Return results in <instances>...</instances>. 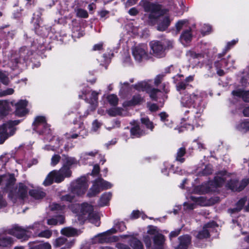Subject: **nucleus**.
Here are the masks:
<instances>
[{"label":"nucleus","instance_id":"1","mask_svg":"<svg viewBox=\"0 0 249 249\" xmlns=\"http://www.w3.org/2000/svg\"><path fill=\"white\" fill-rule=\"evenodd\" d=\"M179 102L181 107L192 109L193 115L187 118L182 119L185 126L179 128L178 132L183 131L184 127L193 130L194 126L201 125L202 122L199 118L203 111L204 105L200 93L197 91L192 93L185 92L181 95Z\"/></svg>","mask_w":249,"mask_h":249},{"label":"nucleus","instance_id":"2","mask_svg":"<svg viewBox=\"0 0 249 249\" xmlns=\"http://www.w3.org/2000/svg\"><path fill=\"white\" fill-rule=\"evenodd\" d=\"M225 181L228 182L226 186L233 191L242 190L249 182V179H243L240 182L236 180H231L229 174L225 171H221L216 175L213 181L195 186L192 193L200 195L214 191L216 187L221 186Z\"/></svg>","mask_w":249,"mask_h":249},{"label":"nucleus","instance_id":"3","mask_svg":"<svg viewBox=\"0 0 249 249\" xmlns=\"http://www.w3.org/2000/svg\"><path fill=\"white\" fill-rule=\"evenodd\" d=\"M144 11V18L151 23H154L158 18H160L157 26V29L160 31L165 30L169 26L171 19L166 14V11L162 10L160 5L142 0Z\"/></svg>","mask_w":249,"mask_h":249},{"label":"nucleus","instance_id":"4","mask_svg":"<svg viewBox=\"0 0 249 249\" xmlns=\"http://www.w3.org/2000/svg\"><path fill=\"white\" fill-rule=\"evenodd\" d=\"M15 181V178L12 174H5L0 176V184H5L6 190L9 191L8 196L13 202L18 199H24L27 197L28 193L27 187L21 183L16 187H12Z\"/></svg>","mask_w":249,"mask_h":249},{"label":"nucleus","instance_id":"5","mask_svg":"<svg viewBox=\"0 0 249 249\" xmlns=\"http://www.w3.org/2000/svg\"><path fill=\"white\" fill-rule=\"evenodd\" d=\"M173 42L169 40H153L149 43L150 54L157 58L164 57L166 52L173 47Z\"/></svg>","mask_w":249,"mask_h":249},{"label":"nucleus","instance_id":"6","mask_svg":"<svg viewBox=\"0 0 249 249\" xmlns=\"http://www.w3.org/2000/svg\"><path fill=\"white\" fill-rule=\"evenodd\" d=\"M33 130L39 135L45 136V139L46 141L51 140V130L46 122V119L43 116L36 117L33 124Z\"/></svg>","mask_w":249,"mask_h":249},{"label":"nucleus","instance_id":"7","mask_svg":"<svg viewBox=\"0 0 249 249\" xmlns=\"http://www.w3.org/2000/svg\"><path fill=\"white\" fill-rule=\"evenodd\" d=\"M125 229V225L123 222H118L115 224L114 228L96 236V240L101 243L116 241L118 239V237L115 236H111L110 234L114 233L117 231H124Z\"/></svg>","mask_w":249,"mask_h":249},{"label":"nucleus","instance_id":"8","mask_svg":"<svg viewBox=\"0 0 249 249\" xmlns=\"http://www.w3.org/2000/svg\"><path fill=\"white\" fill-rule=\"evenodd\" d=\"M134 88L139 91H146L149 95L150 97L154 100H157L160 96L166 98V96L159 89L151 88L150 84L146 81L139 82L134 86ZM163 100L164 99L163 98Z\"/></svg>","mask_w":249,"mask_h":249},{"label":"nucleus","instance_id":"9","mask_svg":"<svg viewBox=\"0 0 249 249\" xmlns=\"http://www.w3.org/2000/svg\"><path fill=\"white\" fill-rule=\"evenodd\" d=\"M88 187L87 178L82 177L73 181L71 184L70 189L72 194H75L76 196H81L85 193Z\"/></svg>","mask_w":249,"mask_h":249},{"label":"nucleus","instance_id":"10","mask_svg":"<svg viewBox=\"0 0 249 249\" xmlns=\"http://www.w3.org/2000/svg\"><path fill=\"white\" fill-rule=\"evenodd\" d=\"M42 227V225L40 223H35L32 226H30L26 229L19 226H15L10 230V232L18 239L26 240L29 236L28 229H32L38 230L41 229Z\"/></svg>","mask_w":249,"mask_h":249},{"label":"nucleus","instance_id":"11","mask_svg":"<svg viewBox=\"0 0 249 249\" xmlns=\"http://www.w3.org/2000/svg\"><path fill=\"white\" fill-rule=\"evenodd\" d=\"M112 186V184L111 183L102 178H98L93 182L92 186L90 188L88 196H94L105 189L111 188Z\"/></svg>","mask_w":249,"mask_h":249},{"label":"nucleus","instance_id":"12","mask_svg":"<svg viewBox=\"0 0 249 249\" xmlns=\"http://www.w3.org/2000/svg\"><path fill=\"white\" fill-rule=\"evenodd\" d=\"M190 199L193 202V203L185 202L184 206L188 210H193L195 208L196 205H199L201 206H209L212 204L211 200L207 199L204 196L196 197L191 196Z\"/></svg>","mask_w":249,"mask_h":249},{"label":"nucleus","instance_id":"13","mask_svg":"<svg viewBox=\"0 0 249 249\" xmlns=\"http://www.w3.org/2000/svg\"><path fill=\"white\" fill-rule=\"evenodd\" d=\"M147 232L150 235H154L155 249H163L165 239L164 236L161 234L159 233L157 227L149 226Z\"/></svg>","mask_w":249,"mask_h":249},{"label":"nucleus","instance_id":"14","mask_svg":"<svg viewBox=\"0 0 249 249\" xmlns=\"http://www.w3.org/2000/svg\"><path fill=\"white\" fill-rule=\"evenodd\" d=\"M147 47L145 45H142L135 47L132 50L133 55L135 60L141 62L149 58L146 52Z\"/></svg>","mask_w":249,"mask_h":249},{"label":"nucleus","instance_id":"15","mask_svg":"<svg viewBox=\"0 0 249 249\" xmlns=\"http://www.w3.org/2000/svg\"><path fill=\"white\" fill-rule=\"evenodd\" d=\"M15 129L11 123L3 124L0 127V144L4 142L9 136L15 133Z\"/></svg>","mask_w":249,"mask_h":249},{"label":"nucleus","instance_id":"16","mask_svg":"<svg viewBox=\"0 0 249 249\" xmlns=\"http://www.w3.org/2000/svg\"><path fill=\"white\" fill-rule=\"evenodd\" d=\"M62 174L61 172L59 171H53L50 172L45 180L43 182V184L45 186H48L53 183V181L57 183H59L62 181L64 179Z\"/></svg>","mask_w":249,"mask_h":249},{"label":"nucleus","instance_id":"17","mask_svg":"<svg viewBox=\"0 0 249 249\" xmlns=\"http://www.w3.org/2000/svg\"><path fill=\"white\" fill-rule=\"evenodd\" d=\"M85 95V100L89 104V109L91 111L95 109L97 106V99L98 93L95 91H91L89 89L86 90Z\"/></svg>","mask_w":249,"mask_h":249},{"label":"nucleus","instance_id":"18","mask_svg":"<svg viewBox=\"0 0 249 249\" xmlns=\"http://www.w3.org/2000/svg\"><path fill=\"white\" fill-rule=\"evenodd\" d=\"M216 226L214 222H212L205 224L202 230L199 231L196 235V237L199 240L207 238L210 236V232L211 229Z\"/></svg>","mask_w":249,"mask_h":249},{"label":"nucleus","instance_id":"19","mask_svg":"<svg viewBox=\"0 0 249 249\" xmlns=\"http://www.w3.org/2000/svg\"><path fill=\"white\" fill-rule=\"evenodd\" d=\"M93 207L86 203H83L80 206V213L83 216V219L85 220L93 214Z\"/></svg>","mask_w":249,"mask_h":249},{"label":"nucleus","instance_id":"20","mask_svg":"<svg viewBox=\"0 0 249 249\" xmlns=\"http://www.w3.org/2000/svg\"><path fill=\"white\" fill-rule=\"evenodd\" d=\"M27 101L26 100H21L16 104V114L19 116H22L27 112L26 106Z\"/></svg>","mask_w":249,"mask_h":249},{"label":"nucleus","instance_id":"21","mask_svg":"<svg viewBox=\"0 0 249 249\" xmlns=\"http://www.w3.org/2000/svg\"><path fill=\"white\" fill-rule=\"evenodd\" d=\"M62 160L63 164L70 168L76 166L79 163V160L75 158L68 156H64Z\"/></svg>","mask_w":249,"mask_h":249},{"label":"nucleus","instance_id":"22","mask_svg":"<svg viewBox=\"0 0 249 249\" xmlns=\"http://www.w3.org/2000/svg\"><path fill=\"white\" fill-rule=\"evenodd\" d=\"M179 244L176 249H187L191 243V237L188 235L180 236L178 238Z\"/></svg>","mask_w":249,"mask_h":249},{"label":"nucleus","instance_id":"23","mask_svg":"<svg viewBox=\"0 0 249 249\" xmlns=\"http://www.w3.org/2000/svg\"><path fill=\"white\" fill-rule=\"evenodd\" d=\"M192 38V34H191V30L190 29H187L184 31L180 37L181 42L185 45L186 43L190 42Z\"/></svg>","mask_w":249,"mask_h":249},{"label":"nucleus","instance_id":"24","mask_svg":"<svg viewBox=\"0 0 249 249\" xmlns=\"http://www.w3.org/2000/svg\"><path fill=\"white\" fill-rule=\"evenodd\" d=\"M232 94L234 96L242 97L246 102H249V91H243L240 89L233 90Z\"/></svg>","mask_w":249,"mask_h":249},{"label":"nucleus","instance_id":"25","mask_svg":"<svg viewBox=\"0 0 249 249\" xmlns=\"http://www.w3.org/2000/svg\"><path fill=\"white\" fill-rule=\"evenodd\" d=\"M98 152L96 150L92 151L83 152L81 154L80 160H87L91 159L98 154Z\"/></svg>","mask_w":249,"mask_h":249},{"label":"nucleus","instance_id":"26","mask_svg":"<svg viewBox=\"0 0 249 249\" xmlns=\"http://www.w3.org/2000/svg\"><path fill=\"white\" fill-rule=\"evenodd\" d=\"M62 234L67 236H73L78 234L77 231L71 227H67L61 230Z\"/></svg>","mask_w":249,"mask_h":249},{"label":"nucleus","instance_id":"27","mask_svg":"<svg viewBox=\"0 0 249 249\" xmlns=\"http://www.w3.org/2000/svg\"><path fill=\"white\" fill-rule=\"evenodd\" d=\"M111 197L110 193H106L104 194L100 198L99 204L101 206H104L107 205Z\"/></svg>","mask_w":249,"mask_h":249},{"label":"nucleus","instance_id":"28","mask_svg":"<svg viewBox=\"0 0 249 249\" xmlns=\"http://www.w3.org/2000/svg\"><path fill=\"white\" fill-rule=\"evenodd\" d=\"M131 134L133 137H139L144 134L143 130H141L140 126L136 125L131 129Z\"/></svg>","mask_w":249,"mask_h":249},{"label":"nucleus","instance_id":"29","mask_svg":"<svg viewBox=\"0 0 249 249\" xmlns=\"http://www.w3.org/2000/svg\"><path fill=\"white\" fill-rule=\"evenodd\" d=\"M64 222V217L60 215L57 216V218H52L49 219L47 221V223L49 225H55L58 224H63Z\"/></svg>","mask_w":249,"mask_h":249},{"label":"nucleus","instance_id":"30","mask_svg":"<svg viewBox=\"0 0 249 249\" xmlns=\"http://www.w3.org/2000/svg\"><path fill=\"white\" fill-rule=\"evenodd\" d=\"M29 192L30 196L36 199H41L45 196V193L40 190H33Z\"/></svg>","mask_w":249,"mask_h":249},{"label":"nucleus","instance_id":"31","mask_svg":"<svg viewBox=\"0 0 249 249\" xmlns=\"http://www.w3.org/2000/svg\"><path fill=\"white\" fill-rule=\"evenodd\" d=\"M130 246L133 249H142L143 245L142 242L136 238L132 237L130 241Z\"/></svg>","mask_w":249,"mask_h":249},{"label":"nucleus","instance_id":"32","mask_svg":"<svg viewBox=\"0 0 249 249\" xmlns=\"http://www.w3.org/2000/svg\"><path fill=\"white\" fill-rule=\"evenodd\" d=\"M62 174L63 177L65 178H69L71 176L72 172L71 170V168L67 167L63 164V166L59 170Z\"/></svg>","mask_w":249,"mask_h":249},{"label":"nucleus","instance_id":"33","mask_svg":"<svg viewBox=\"0 0 249 249\" xmlns=\"http://www.w3.org/2000/svg\"><path fill=\"white\" fill-rule=\"evenodd\" d=\"M122 111L123 109L121 108H112L107 110L108 114L112 117L121 115Z\"/></svg>","mask_w":249,"mask_h":249},{"label":"nucleus","instance_id":"34","mask_svg":"<svg viewBox=\"0 0 249 249\" xmlns=\"http://www.w3.org/2000/svg\"><path fill=\"white\" fill-rule=\"evenodd\" d=\"M186 152L185 149L183 147L180 148L177 152L176 156V160L179 161L180 163H182L184 161V159L182 157L185 155Z\"/></svg>","mask_w":249,"mask_h":249},{"label":"nucleus","instance_id":"35","mask_svg":"<svg viewBox=\"0 0 249 249\" xmlns=\"http://www.w3.org/2000/svg\"><path fill=\"white\" fill-rule=\"evenodd\" d=\"M141 122L142 123L145 125V126L150 129L151 130H152L154 128V125L153 123L150 121L148 118L147 117H142L141 118Z\"/></svg>","mask_w":249,"mask_h":249},{"label":"nucleus","instance_id":"36","mask_svg":"<svg viewBox=\"0 0 249 249\" xmlns=\"http://www.w3.org/2000/svg\"><path fill=\"white\" fill-rule=\"evenodd\" d=\"M188 26V21L187 20H180L178 21L176 24V28L178 32L182 29Z\"/></svg>","mask_w":249,"mask_h":249},{"label":"nucleus","instance_id":"37","mask_svg":"<svg viewBox=\"0 0 249 249\" xmlns=\"http://www.w3.org/2000/svg\"><path fill=\"white\" fill-rule=\"evenodd\" d=\"M76 196L75 194H72L71 192L70 194L63 196L61 197V199L62 201L71 202L74 200Z\"/></svg>","mask_w":249,"mask_h":249},{"label":"nucleus","instance_id":"38","mask_svg":"<svg viewBox=\"0 0 249 249\" xmlns=\"http://www.w3.org/2000/svg\"><path fill=\"white\" fill-rule=\"evenodd\" d=\"M107 100L111 106H116L118 104V98L116 95L110 94L107 96Z\"/></svg>","mask_w":249,"mask_h":249},{"label":"nucleus","instance_id":"39","mask_svg":"<svg viewBox=\"0 0 249 249\" xmlns=\"http://www.w3.org/2000/svg\"><path fill=\"white\" fill-rule=\"evenodd\" d=\"M50 208L52 211H57L61 213L65 208L64 206H61L57 203H53L50 205Z\"/></svg>","mask_w":249,"mask_h":249},{"label":"nucleus","instance_id":"40","mask_svg":"<svg viewBox=\"0 0 249 249\" xmlns=\"http://www.w3.org/2000/svg\"><path fill=\"white\" fill-rule=\"evenodd\" d=\"M51 246L49 243H44L36 245L30 249H51Z\"/></svg>","mask_w":249,"mask_h":249},{"label":"nucleus","instance_id":"41","mask_svg":"<svg viewBox=\"0 0 249 249\" xmlns=\"http://www.w3.org/2000/svg\"><path fill=\"white\" fill-rule=\"evenodd\" d=\"M11 240L9 237H0V247H7L11 243Z\"/></svg>","mask_w":249,"mask_h":249},{"label":"nucleus","instance_id":"42","mask_svg":"<svg viewBox=\"0 0 249 249\" xmlns=\"http://www.w3.org/2000/svg\"><path fill=\"white\" fill-rule=\"evenodd\" d=\"M246 201V200L245 198L241 199L237 203L236 208L232 210V212L233 213L240 211L245 205Z\"/></svg>","mask_w":249,"mask_h":249},{"label":"nucleus","instance_id":"43","mask_svg":"<svg viewBox=\"0 0 249 249\" xmlns=\"http://www.w3.org/2000/svg\"><path fill=\"white\" fill-rule=\"evenodd\" d=\"M61 159V157L59 155L54 154L51 158V165L52 166H55L59 163Z\"/></svg>","mask_w":249,"mask_h":249},{"label":"nucleus","instance_id":"44","mask_svg":"<svg viewBox=\"0 0 249 249\" xmlns=\"http://www.w3.org/2000/svg\"><path fill=\"white\" fill-rule=\"evenodd\" d=\"M237 128L240 131L243 132L247 131L249 129V122H242L238 126Z\"/></svg>","mask_w":249,"mask_h":249},{"label":"nucleus","instance_id":"45","mask_svg":"<svg viewBox=\"0 0 249 249\" xmlns=\"http://www.w3.org/2000/svg\"><path fill=\"white\" fill-rule=\"evenodd\" d=\"M143 99L140 95H136L133 97L130 104L132 105H136L140 104L143 101Z\"/></svg>","mask_w":249,"mask_h":249},{"label":"nucleus","instance_id":"46","mask_svg":"<svg viewBox=\"0 0 249 249\" xmlns=\"http://www.w3.org/2000/svg\"><path fill=\"white\" fill-rule=\"evenodd\" d=\"M0 80L4 85H7L9 80L6 73L0 71Z\"/></svg>","mask_w":249,"mask_h":249},{"label":"nucleus","instance_id":"47","mask_svg":"<svg viewBox=\"0 0 249 249\" xmlns=\"http://www.w3.org/2000/svg\"><path fill=\"white\" fill-rule=\"evenodd\" d=\"M90 222L95 224L96 226H99L100 225L99 218L97 215H95L93 213V214L90 216L88 218Z\"/></svg>","mask_w":249,"mask_h":249},{"label":"nucleus","instance_id":"48","mask_svg":"<svg viewBox=\"0 0 249 249\" xmlns=\"http://www.w3.org/2000/svg\"><path fill=\"white\" fill-rule=\"evenodd\" d=\"M52 234V232L50 230H45L42 231L38 234V236L40 237H44L46 238H49Z\"/></svg>","mask_w":249,"mask_h":249},{"label":"nucleus","instance_id":"49","mask_svg":"<svg viewBox=\"0 0 249 249\" xmlns=\"http://www.w3.org/2000/svg\"><path fill=\"white\" fill-rule=\"evenodd\" d=\"M76 15L77 17L83 18H86L88 17V14L87 11L82 9H78L76 11Z\"/></svg>","mask_w":249,"mask_h":249},{"label":"nucleus","instance_id":"50","mask_svg":"<svg viewBox=\"0 0 249 249\" xmlns=\"http://www.w3.org/2000/svg\"><path fill=\"white\" fill-rule=\"evenodd\" d=\"M225 63L224 60H222L220 62V65L221 64V63ZM215 67H216V69H217V73L219 76H223V75H224V71L221 70V69H219L220 68V66H219L220 65V63L218 62H215Z\"/></svg>","mask_w":249,"mask_h":249},{"label":"nucleus","instance_id":"51","mask_svg":"<svg viewBox=\"0 0 249 249\" xmlns=\"http://www.w3.org/2000/svg\"><path fill=\"white\" fill-rule=\"evenodd\" d=\"M111 123H112V124L111 126H106V128L108 130H110L113 128L119 127L120 126V123L119 121H118L117 120H114V121H112V122Z\"/></svg>","mask_w":249,"mask_h":249},{"label":"nucleus","instance_id":"52","mask_svg":"<svg viewBox=\"0 0 249 249\" xmlns=\"http://www.w3.org/2000/svg\"><path fill=\"white\" fill-rule=\"evenodd\" d=\"M14 89L10 88L3 91L0 92V97L6 96L7 95H11L14 93Z\"/></svg>","mask_w":249,"mask_h":249},{"label":"nucleus","instance_id":"53","mask_svg":"<svg viewBox=\"0 0 249 249\" xmlns=\"http://www.w3.org/2000/svg\"><path fill=\"white\" fill-rule=\"evenodd\" d=\"M66 241V238L64 237H60L57 238L55 241V245L56 247H60L63 245Z\"/></svg>","mask_w":249,"mask_h":249},{"label":"nucleus","instance_id":"54","mask_svg":"<svg viewBox=\"0 0 249 249\" xmlns=\"http://www.w3.org/2000/svg\"><path fill=\"white\" fill-rule=\"evenodd\" d=\"M212 172V167L210 165H207L202 172V175H207L211 174Z\"/></svg>","mask_w":249,"mask_h":249},{"label":"nucleus","instance_id":"55","mask_svg":"<svg viewBox=\"0 0 249 249\" xmlns=\"http://www.w3.org/2000/svg\"><path fill=\"white\" fill-rule=\"evenodd\" d=\"M84 135H86V131L83 129L81 131H80L78 133H75V134L71 135L70 137V138H71L72 139H75L78 136H83Z\"/></svg>","mask_w":249,"mask_h":249},{"label":"nucleus","instance_id":"56","mask_svg":"<svg viewBox=\"0 0 249 249\" xmlns=\"http://www.w3.org/2000/svg\"><path fill=\"white\" fill-rule=\"evenodd\" d=\"M101 126V123L97 120H95L92 123V130L94 131H96Z\"/></svg>","mask_w":249,"mask_h":249},{"label":"nucleus","instance_id":"57","mask_svg":"<svg viewBox=\"0 0 249 249\" xmlns=\"http://www.w3.org/2000/svg\"><path fill=\"white\" fill-rule=\"evenodd\" d=\"M159 115L162 122H168V115L165 112H161Z\"/></svg>","mask_w":249,"mask_h":249},{"label":"nucleus","instance_id":"58","mask_svg":"<svg viewBox=\"0 0 249 249\" xmlns=\"http://www.w3.org/2000/svg\"><path fill=\"white\" fill-rule=\"evenodd\" d=\"M121 87L120 91L122 92H125L126 89L129 88V84L127 82H124L123 84L121 83Z\"/></svg>","mask_w":249,"mask_h":249},{"label":"nucleus","instance_id":"59","mask_svg":"<svg viewBox=\"0 0 249 249\" xmlns=\"http://www.w3.org/2000/svg\"><path fill=\"white\" fill-rule=\"evenodd\" d=\"M144 242L147 247L149 248L151 245V238L148 235L144 237Z\"/></svg>","mask_w":249,"mask_h":249},{"label":"nucleus","instance_id":"60","mask_svg":"<svg viewBox=\"0 0 249 249\" xmlns=\"http://www.w3.org/2000/svg\"><path fill=\"white\" fill-rule=\"evenodd\" d=\"M148 107L151 111H155L159 109L158 106L155 104H148Z\"/></svg>","mask_w":249,"mask_h":249},{"label":"nucleus","instance_id":"61","mask_svg":"<svg viewBox=\"0 0 249 249\" xmlns=\"http://www.w3.org/2000/svg\"><path fill=\"white\" fill-rule=\"evenodd\" d=\"M186 84L184 82H181L178 84L177 88L178 90L184 89L186 88Z\"/></svg>","mask_w":249,"mask_h":249},{"label":"nucleus","instance_id":"62","mask_svg":"<svg viewBox=\"0 0 249 249\" xmlns=\"http://www.w3.org/2000/svg\"><path fill=\"white\" fill-rule=\"evenodd\" d=\"M187 55L188 57H191L190 59V61L192 59H196L197 58L198 56H199V54H196L191 51L187 52Z\"/></svg>","mask_w":249,"mask_h":249},{"label":"nucleus","instance_id":"63","mask_svg":"<svg viewBox=\"0 0 249 249\" xmlns=\"http://www.w3.org/2000/svg\"><path fill=\"white\" fill-rule=\"evenodd\" d=\"M138 0H127L125 3L126 7H129L136 3Z\"/></svg>","mask_w":249,"mask_h":249},{"label":"nucleus","instance_id":"64","mask_svg":"<svg viewBox=\"0 0 249 249\" xmlns=\"http://www.w3.org/2000/svg\"><path fill=\"white\" fill-rule=\"evenodd\" d=\"M116 247L118 249H130L127 245L121 243H117L116 245Z\"/></svg>","mask_w":249,"mask_h":249}]
</instances>
